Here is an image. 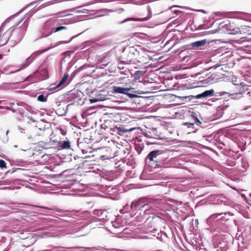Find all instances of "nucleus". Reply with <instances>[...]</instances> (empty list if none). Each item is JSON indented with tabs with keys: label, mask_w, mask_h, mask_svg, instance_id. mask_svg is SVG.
Listing matches in <instances>:
<instances>
[{
	"label": "nucleus",
	"mask_w": 251,
	"mask_h": 251,
	"mask_svg": "<svg viewBox=\"0 0 251 251\" xmlns=\"http://www.w3.org/2000/svg\"><path fill=\"white\" fill-rule=\"evenodd\" d=\"M23 20V19L19 21L16 25L11 27L2 36H0V47L6 44L10 37H11L12 39L17 43L20 42L25 34L28 23L27 19H26L24 22L23 27L17 28L16 27Z\"/></svg>",
	"instance_id": "obj_1"
},
{
	"label": "nucleus",
	"mask_w": 251,
	"mask_h": 251,
	"mask_svg": "<svg viewBox=\"0 0 251 251\" xmlns=\"http://www.w3.org/2000/svg\"><path fill=\"white\" fill-rule=\"evenodd\" d=\"M62 20L58 18H52L47 21L44 25L45 32L43 34V37H46L53 33L66 29L67 27L61 25Z\"/></svg>",
	"instance_id": "obj_2"
},
{
	"label": "nucleus",
	"mask_w": 251,
	"mask_h": 251,
	"mask_svg": "<svg viewBox=\"0 0 251 251\" xmlns=\"http://www.w3.org/2000/svg\"><path fill=\"white\" fill-rule=\"evenodd\" d=\"M149 75L142 78V94H151L155 90L156 83L154 79L150 78Z\"/></svg>",
	"instance_id": "obj_3"
},
{
	"label": "nucleus",
	"mask_w": 251,
	"mask_h": 251,
	"mask_svg": "<svg viewBox=\"0 0 251 251\" xmlns=\"http://www.w3.org/2000/svg\"><path fill=\"white\" fill-rule=\"evenodd\" d=\"M113 92L126 94L131 99L141 97L139 95L141 94L139 91H135L133 88H126L120 86H114L113 87Z\"/></svg>",
	"instance_id": "obj_4"
},
{
	"label": "nucleus",
	"mask_w": 251,
	"mask_h": 251,
	"mask_svg": "<svg viewBox=\"0 0 251 251\" xmlns=\"http://www.w3.org/2000/svg\"><path fill=\"white\" fill-rule=\"evenodd\" d=\"M143 129L142 128V130ZM152 132L149 131V133L148 132H143L142 131V134H143L145 137H146L148 139L145 140L144 142L147 145H150L151 144H155L156 143L155 139L157 138L153 136L154 134L153 132H154V130L153 129H151Z\"/></svg>",
	"instance_id": "obj_5"
},
{
	"label": "nucleus",
	"mask_w": 251,
	"mask_h": 251,
	"mask_svg": "<svg viewBox=\"0 0 251 251\" xmlns=\"http://www.w3.org/2000/svg\"><path fill=\"white\" fill-rule=\"evenodd\" d=\"M81 248H83L79 247L66 248L64 247L54 246L52 245H50L47 246L46 249L39 251H67L66 250V249H79Z\"/></svg>",
	"instance_id": "obj_6"
},
{
	"label": "nucleus",
	"mask_w": 251,
	"mask_h": 251,
	"mask_svg": "<svg viewBox=\"0 0 251 251\" xmlns=\"http://www.w3.org/2000/svg\"><path fill=\"white\" fill-rule=\"evenodd\" d=\"M108 212L106 210L97 209L93 211V214L100 217L99 220L103 222L107 221Z\"/></svg>",
	"instance_id": "obj_7"
},
{
	"label": "nucleus",
	"mask_w": 251,
	"mask_h": 251,
	"mask_svg": "<svg viewBox=\"0 0 251 251\" xmlns=\"http://www.w3.org/2000/svg\"><path fill=\"white\" fill-rule=\"evenodd\" d=\"M20 102H11L10 103V106H9V107L0 106V109L11 110L13 112L19 111V112L21 113V109H20V108L18 107V106L20 105Z\"/></svg>",
	"instance_id": "obj_8"
},
{
	"label": "nucleus",
	"mask_w": 251,
	"mask_h": 251,
	"mask_svg": "<svg viewBox=\"0 0 251 251\" xmlns=\"http://www.w3.org/2000/svg\"><path fill=\"white\" fill-rule=\"evenodd\" d=\"M68 76H69V75L67 74H65L57 85L51 84L49 88V90L50 91H54L56 89H57V88H59V87H60L61 86H62L66 81L67 79L68 78Z\"/></svg>",
	"instance_id": "obj_9"
},
{
	"label": "nucleus",
	"mask_w": 251,
	"mask_h": 251,
	"mask_svg": "<svg viewBox=\"0 0 251 251\" xmlns=\"http://www.w3.org/2000/svg\"><path fill=\"white\" fill-rule=\"evenodd\" d=\"M141 208V198L134 201L130 205V209L133 210H140Z\"/></svg>",
	"instance_id": "obj_10"
},
{
	"label": "nucleus",
	"mask_w": 251,
	"mask_h": 251,
	"mask_svg": "<svg viewBox=\"0 0 251 251\" xmlns=\"http://www.w3.org/2000/svg\"><path fill=\"white\" fill-rule=\"evenodd\" d=\"M214 91L213 89L206 90L203 93L197 95V98H207L212 96L214 95Z\"/></svg>",
	"instance_id": "obj_11"
},
{
	"label": "nucleus",
	"mask_w": 251,
	"mask_h": 251,
	"mask_svg": "<svg viewBox=\"0 0 251 251\" xmlns=\"http://www.w3.org/2000/svg\"><path fill=\"white\" fill-rule=\"evenodd\" d=\"M32 62V61L30 59H29L28 57L27 58L25 62L21 64L20 68L17 71H15V72H18L20 70H23L26 68ZM14 73V72H11L10 74H12Z\"/></svg>",
	"instance_id": "obj_12"
},
{
	"label": "nucleus",
	"mask_w": 251,
	"mask_h": 251,
	"mask_svg": "<svg viewBox=\"0 0 251 251\" xmlns=\"http://www.w3.org/2000/svg\"><path fill=\"white\" fill-rule=\"evenodd\" d=\"M141 48L140 46H137L136 47H132L130 48L129 52L134 55L135 57H136L140 55V52Z\"/></svg>",
	"instance_id": "obj_13"
},
{
	"label": "nucleus",
	"mask_w": 251,
	"mask_h": 251,
	"mask_svg": "<svg viewBox=\"0 0 251 251\" xmlns=\"http://www.w3.org/2000/svg\"><path fill=\"white\" fill-rule=\"evenodd\" d=\"M205 44L206 40H202L191 43V46L193 48H199L203 46Z\"/></svg>",
	"instance_id": "obj_14"
},
{
	"label": "nucleus",
	"mask_w": 251,
	"mask_h": 251,
	"mask_svg": "<svg viewBox=\"0 0 251 251\" xmlns=\"http://www.w3.org/2000/svg\"><path fill=\"white\" fill-rule=\"evenodd\" d=\"M152 97L151 96H142V104H145V105H150L152 103V99L150 98Z\"/></svg>",
	"instance_id": "obj_15"
},
{
	"label": "nucleus",
	"mask_w": 251,
	"mask_h": 251,
	"mask_svg": "<svg viewBox=\"0 0 251 251\" xmlns=\"http://www.w3.org/2000/svg\"><path fill=\"white\" fill-rule=\"evenodd\" d=\"M146 11L148 12L147 16L146 17H144V14H142V21H147L150 19L151 17V11L150 8H149L148 6L146 8Z\"/></svg>",
	"instance_id": "obj_16"
},
{
	"label": "nucleus",
	"mask_w": 251,
	"mask_h": 251,
	"mask_svg": "<svg viewBox=\"0 0 251 251\" xmlns=\"http://www.w3.org/2000/svg\"><path fill=\"white\" fill-rule=\"evenodd\" d=\"M59 147L62 149H68L70 148V142L69 141H63L61 143Z\"/></svg>",
	"instance_id": "obj_17"
},
{
	"label": "nucleus",
	"mask_w": 251,
	"mask_h": 251,
	"mask_svg": "<svg viewBox=\"0 0 251 251\" xmlns=\"http://www.w3.org/2000/svg\"><path fill=\"white\" fill-rule=\"evenodd\" d=\"M122 162L126 164L127 165L132 166L134 164V161L132 158H124L122 159Z\"/></svg>",
	"instance_id": "obj_18"
},
{
	"label": "nucleus",
	"mask_w": 251,
	"mask_h": 251,
	"mask_svg": "<svg viewBox=\"0 0 251 251\" xmlns=\"http://www.w3.org/2000/svg\"><path fill=\"white\" fill-rule=\"evenodd\" d=\"M159 153L158 151H151L147 156V158L151 161L153 160V158L156 157L157 154Z\"/></svg>",
	"instance_id": "obj_19"
},
{
	"label": "nucleus",
	"mask_w": 251,
	"mask_h": 251,
	"mask_svg": "<svg viewBox=\"0 0 251 251\" xmlns=\"http://www.w3.org/2000/svg\"><path fill=\"white\" fill-rule=\"evenodd\" d=\"M127 21H141V18H127L121 22L118 23L119 24H122Z\"/></svg>",
	"instance_id": "obj_20"
},
{
	"label": "nucleus",
	"mask_w": 251,
	"mask_h": 251,
	"mask_svg": "<svg viewBox=\"0 0 251 251\" xmlns=\"http://www.w3.org/2000/svg\"><path fill=\"white\" fill-rule=\"evenodd\" d=\"M41 53L40 51H37L33 52L28 58L31 59V60L33 62L37 57Z\"/></svg>",
	"instance_id": "obj_21"
},
{
	"label": "nucleus",
	"mask_w": 251,
	"mask_h": 251,
	"mask_svg": "<svg viewBox=\"0 0 251 251\" xmlns=\"http://www.w3.org/2000/svg\"><path fill=\"white\" fill-rule=\"evenodd\" d=\"M151 57L148 55L146 54V53H144L143 55H142V62L144 64H146L148 63V60H151Z\"/></svg>",
	"instance_id": "obj_22"
},
{
	"label": "nucleus",
	"mask_w": 251,
	"mask_h": 251,
	"mask_svg": "<svg viewBox=\"0 0 251 251\" xmlns=\"http://www.w3.org/2000/svg\"><path fill=\"white\" fill-rule=\"evenodd\" d=\"M48 100V96H45L44 95H40L37 97V100L41 102H46Z\"/></svg>",
	"instance_id": "obj_23"
},
{
	"label": "nucleus",
	"mask_w": 251,
	"mask_h": 251,
	"mask_svg": "<svg viewBox=\"0 0 251 251\" xmlns=\"http://www.w3.org/2000/svg\"><path fill=\"white\" fill-rule=\"evenodd\" d=\"M141 77V71H138L135 72V76L134 79L135 80V81H137L138 80L139 82H140V78Z\"/></svg>",
	"instance_id": "obj_24"
},
{
	"label": "nucleus",
	"mask_w": 251,
	"mask_h": 251,
	"mask_svg": "<svg viewBox=\"0 0 251 251\" xmlns=\"http://www.w3.org/2000/svg\"><path fill=\"white\" fill-rule=\"evenodd\" d=\"M130 208V206H129L128 205L126 204L125 205L123 209L120 210V213L121 214H125L126 213L128 212L129 209Z\"/></svg>",
	"instance_id": "obj_25"
},
{
	"label": "nucleus",
	"mask_w": 251,
	"mask_h": 251,
	"mask_svg": "<svg viewBox=\"0 0 251 251\" xmlns=\"http://www.w3.org/2000/svg\"><path fill=\"white\" fill-rule=\"evenodd\" d=\"M242 31L244 33H247V34H251V28L249 26H246L242 28Z\"/></svg>",
	"instance_id": "obj_26"
},
{
	"label": "nucleus",
	"mask_w": 251,
	"mask_h": 251,
	"mask_svg": "<svg viewBox=\"0 0 251 251\" xmlns=\"http://www.w3.org/2000/svg\"><path fill=\"white\" fill-rule=\"evenodd\" d=\"M75 37V36L72 37L70 39V40L69 41H62L58 42L56 43V44L55 45H54L53 47H55L61 44H68V43H70L72 41V40L73 39H74Z\"/></svg>",
	"instance_id": "obj_27"
},
{
	"label": "nucleus",
	"mask_w": 251,
	"mask_h": 251,
	"mask_svg": "<svg viewBox=\"0 0 251 251\" xmlns=\"http://www.w3.org/2000/svg\"><path fill=\"white\" fill-rule=\"evenodd\" d=\"M135 175V173L133 170L127 171L126 172V176L130 177H132L134 176Z\"/></svg>",
	"instance_id": "obj_28"
},
{
	"label": "nucleus",
	"mask_w": 251,
	"mask_h": 251,
	"mask_svg": "<svg viewBox=\"0 0 251 251\" xmlns=\"http://www.w3.org/2000/svg\"><path fill=\"white\" fill-rule=\"evenodd\" d=\"M135 150L139 154L141 153V146H140V145L139 143H136Z\"/></svg>",
	"instance_id": "obj_29"
},
{
	"label": "nucleus",
	"mask_w": 251,
	"mask_h": 251,
	"mask_svg": "<svg viewBox=\"0 0 251 251\" xmlns=\"http://www.w3.org/2000/svg\"><path fill=\"white\" fill-rule=\"evenodd\" d=\"M103 100H101V99H100L99 98H93V99H90L89 101H90V102L91 103H95V102H97L98 101H102Z\"/></svg>",
	"instance_id": "obj_30"
},
{
	"label": "nucleus",
	"mask_w": 251,
	"mask_h": 251,
	"mask_svg": "<svg viewBox=\"0 0 251 251\" xmlns=\"http://www.w3.org/2000/svg\"><path fill=\"white\" fill-rule=\"evenodd\" d=\"M6 164L5 162L2 159H0V168L3 169L6 168Z\"/></svg>",
	"instance_id": "obj_31"
},
{
	"label": "nucleus",
	"mask_w": 251,
	"mask_h": 251,
	"mask_svg": "<svg viewBox=\"0 0 251 251\" xmlns=\"http://www.w3.org/2000/svg\"><path fill=\"white\" fill-rule=\"evenodd\" d=\"M183 125L184 126H187L188 127H192L194 128L193 126L194 125V123H190V122H186L183 123Z\"/></svg>",
	"instance_id": "obj_32"
},
{
	"label": "nucleus",
	"mask_w": 251,
	"mask_h": 251,
	"mask_svg": "<svg viewBox=\"0 0 251 251\" xmlns=\"http://www.w3.org/2000/svg\"><path fill=\"white\" fill-rule=\"evenodd\" d=\"M11 181L9 180H6L4 181H1L0 182V185L1 184H9L10 183Z\"/></svg>",
	"instance_id": "obj_33"
},
{
	"label": "nucleus",
	"mask_w": 251,
	"mask_h": 251,
	"mask_svg": "<svg viewBox=\"0 0 251 251\" xmlns=\"http://www.w3.org/2000/svg\"><path fill=\"white\" fill-rule=\"evenodd\" d=\"M140 35H141V33H137V32H136V33H134L133 35V37H135V38H140Z\"/></svg>",
	"instance_id": "obj_34"
},
{
	"label": "nucleus",
	"mask_w": 251,
	"mask_h": 251,
	"mask_svg": "<svg viewBox=\"0 0 251 251\" xmlns=\"http://www.w3.org/2000/svg\"><path fill=\"white\" fill-rule=\"evenodd\" d=\"M195 124L197 125H200L201 124V122L197 118H196L195 119Z\"/></svg>",
	"instance_id": "obj_35"
},
{
	"label": "nucleus",
	"mask_w": 251,
	"mask_h": 251,
	"mask_svg": "<svg viewBox=\"0 0 251 251\" xmlns=\"http://www.w3.org/2000/svg\"><path fill=\"white\" fill-rule=\"evenodd\" d=\"M98 2H108L107 0H97Z\"/></svg>",
	"instance_id": "obj_36"
},
{
	"label": "nucleus",
	"mask_w": 251,
	"mask_h": 251,
	"mask_svg": "<svg viewBox=\"0 0 251 251\" xmlns=\"http://www.w3.org/2000/svg\"><path fill=\"white\" fill-rule=\"evenodd\" d=\"M148 2V0H142V4H144L145 3H147Z\"/></svg>",
	"instance_id": "obj_37"
},
{
	"label": "nucleus",
	"mask_w": 251,
	"mask_h": 251,
	"mask_svg": "<svg viewBox=\"0 0 251 251\" xmlns=\"http://www.w3.org/2000/svg\"><path fill=\"white\" fill-rule=\"evenodd\" d=\"M120 61L121 62V64L126 63V61L125 60H120Z\"/></svg>",
	"instance_id": "obj_38"
},
{
	"label": "nucleus",
	"mask_w": 251,
	"mask_h": 251,
	"mask_svg": "<svg viewBox=\"0 0 251 251\" xmlns=\"http://www.w3.org/2000/svg\"><path fill=\"white\" fill-rule=\"evenodd\" d=\"M29 119H30V120L31 122H35V120H34L32 118H31V117H30V118H29Z\"/></svg>",
	"instance_id": "obj_39"
},
{
	"label": "nucleus",
	"mask_w": 251,
	"mask_h": 251,
	"mask_svg": "<svg viewBox=\"0 0 251 251\" xmlns=\"http://www.w3.org/2000/svg\"><path fill=\"white\" fill-rule=\"evenodd\" d=\"M19 129L21 131V132H23L24 129L22 127H19Z\"/></svg>",
	"instance_id": "obj_40"
},
{
	"label": "nucleus",
	"mask_w": 251,
	"mask_h": 251,
	"mask_svg": "<svg viewBox=\"0 0 251 251\" xmlns=\"http://www.w3.org/2000/svg\"><path fill=\"white\" fill-rule=\"evenodd\" d=\"M26 7H27V6H26V7H25L23 8L21 11H20L19 12V13H21V12H22L23 11H24V10L26 8Z\"/></svg>",
	"instance_id": "obj_41"
},
{
	"label": "nucleus",
	"mask_w": 251,
	"mask_h": 251,
	"mask_svg": "<svg viewBox=\"0 0 251 251\" xmlns=\"http://www.w3.org/2000/svg\"><path fill=\"white\" fill-rule=\"evenodd\" d=\"M42 208H45V209H50V210H52L53 209L52 208H49L46 207H43Z\"/></svg>",
	"instance_id": "obj_42"
},
{
	"label": "nucleus",
	"mask_w": 251,
	"mask_h": 251,
	"mask_svg": "<svg viewBox=\"0 0 251 251\" xmlns=\"http://www.w3.org/2000/svg\"><path fill=\"white\" fill-rule=\"evenodd\" d=\"M118 65H119V67H119V68H120V69H123V68H124V67H122V66H120V64H119Z\"/></svg>",
	"instance_id": "obj_43"
},
{
	"label": "nucleus",
	"mask_w": 251,
	"mask_h": 251,
	"mask_svg": "<svg viewBox=\"0 0 251 251\" xmlns=\"http://www.w3.org/2000/svg\"><path fill=\"white\" fill-rule=\"evenodd\" d=\"M142 238L144 239V238H147V237L145 236H142Z\"/></svg>",
	"instance_id": "obj_44"
},
{
	"label": "nucleus",
	"mask_w": 251,
	"mask_h": 251,
	"mask_svg": "<svg viewBox=\"0 0 251 251\" xmlns=\"http://www.w3.org/2000/svg\"><path fill=\"white\" fill-rule=\"evenodd\" d=\"M56 103L57 104V105L59 106L60 105V102H57Z\"/></svg>",
	"instance_id": "obj_45"
},
{
	"label": "nucleus",
	"mask_w": 251,
	"mask_h": 251,
	"mask_svg": "<svg viewBox=\"0 0 251 251\" xmlns=\"http://www.w3.org/2000/svg\"><path fill=\"white\" fill-rule=\"evenodd\" d=\"M148 7V6H147V7ZM148 7L150 8V6H148ZM145 12H146V13H148V12L146 11V9L145 10V11H144V13H145Z\"/></svg>",
	"instance_id": "obj_46"
},
{
	"label": "nucleus",
	"mask_w": 251,
	"mask_h": 251,
	"mask_svg": "<svg viewBox=\"0 0 251 251\" xmlns=\"http://www.w3.org/2000/svg\"><path fill=\"white\" fill-rule=\"evenodd\" d=\"M86 213H87V211H84V212H83V214H86Z\"/></svg>",
	"instance_id": "obj_47"
},
{
	"label": "nucleus",
	"mask_w": 251,
	"mask_h": 251,
	"mask_svg": "<svg viewBox=\"0 0 251 251\" xmlns=\"http://www.w3.org/2000/svg\"><path fill=\"white\" fill-rule=\"evenodd\" d=\"M94 109V107H90V108H89V109Z\"/></svg>",
	"instance_id": "obj_48"
},
{
	"label": "nucleus",
	"mask_w": 251,
	"mask_h": 251,
	"mask_svg": "<svg viewBox=\"0 0 251 251\" xmlns=\"http://www.w3.org/2000/svg\"><path fill=\"white\" fill-rule=\"evenodd\" d=\"M14 147L15 148H17L18 146H17V145H15L14 146Z\"/></svg>",
	"instance_id": "obj_49"
},
{
	"label": "nucleus",
	"mask_w": 251,
	"mask_h": 251,
	"mask_svg": "<svg viewBox=\"0 0 251 251\" xmlns=\"http://www.w3.org/2000/svg\"><path fill=\"white\" fill-rule=\"evenodd\" d=\"M8 132H9V131H8V130H7V131H6V135H7V134H8Z\"/></svg>",
	"instance_id": "obj_50"
},
{
	"label": "nucleus",
	"mask_w": 251,
	"mask_h": 251,
	"mask_svg": "<svg viewBox=\"0 0 251 251\" xmlns=\"http://www.w3.org/2000/svg\"><path fill=\"white\" fill-rule=\"evenodd\" d=\"M19 13H17V15H18ZM15 16H16V14H15V15H13V17H15Z\"/></svg>",
	"instance_id": "obj_51"
},
{
	"label": "nucleus",
	"mask_w": 251,
	"mask_h": 251,
	"mask_svg": "<svg viewBox=\"0 0 251 251\" xmlns=\"http://www.w3.org/2000/svg\"><path fill=\"white\" fill-rule=\"evenodd\" d=\"M19 13H17V15H18ZM15 16H16V14H15V15H13V17H15Z\"/></svg>",
	"instance_id": "obj_52"
},
{
	"label": "nucleus",
	"mask_w": 251,
	"mask_h": 251,
	"mask_svg": "<svg viewBox=\"0 0 251 251\" xmlns=\"http://www.w3.org/2000/svg\"><path fill=\"white\" fill-rule=\"evenodd\" d=\"M139 178H140V179H141V174L140 175Z\"/></svg>",
	"instance_id": "obj_53"
},
{
	"label": "nucleus",
	"mask_w": 251,
	"mask_h": 251,
	"mask_svg": "<svg viewBox=\"0 0 251 251\" xmlns=\"http://www.w3.org/2000/svg\"><path fill=\"white\" fill-rule=\"evenodd\" d=\"M142 14H144V17H146V15H145V13H142Z\"/></svg>",
	"instance_id": "obj_54"
},
{
	"label": "nucleus",
	"mask_w": 251,
	"mask_h": 251,
	"mask_svg": "<svg viewBox=\"0 0 251 251\" xmlns=\"http://www.w3.org/2000/svg\"><path fill=\"white\" fill-rule=\"evenodd\" d=\"M2 102V100H0V104Z\"/></svg>",
	"instance_id": "obj_55"
},
{
	"label": "nucleus",
	"mask_w": 251,
	"mask_h": 251,
	"mask_svg": "<svg viewBox=\"0 0 251 251\" xmlns=\"http://www.w3.org/2000/svg\"><path fill=\"white\" fill-rule=\"evenodd\" d=\"M142 50H143V51L144 52L145 51L144 50V49H142Z\"/></svg>",
	"instance_id": "obj_56"
},
{
	"label": "nucleus",
	"mask_w": 251,
	"mask_h": 251,
	"mask_svg": "<svg viewBox=\"0 0 251 251\" xmlns=\"http://www.w3.org/2000/svg\"><path fill=\"white\" fill-rule=\"evenodd\" d=\"M216 31H214V32H213V33H216Z\"/></svg>",
	"instance_id": "obj_57"
},
{
	"label": "nucleus",
	"mask_w": 251,
	"mask_h": 251,
	"mask_svg": "<svg viewBox=\"0 0 251 251\" xmlns=\"http://www.w3.org/2000/svg\"><path fill=\"white\" fill-rule=\"evenodd\" d=\"M1 29L0 28V33L1 32Z\"/></svg>",
	"instance_id": "obj_58"
}]
</instances>
